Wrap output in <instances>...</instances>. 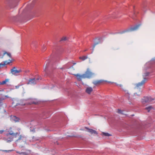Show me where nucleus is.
<instances>
[{
	"mask_svg": "<svg viewBox=\"0 0 155 155\" xmlns=\"http://www.w3.org/2000/svg\"><path fill=\"white\" fill-rule=\"evenodd\" d=\"M31 44L33 46H34L35 48H36L37 43L35 41L32 42Z\"/></svg>",
	"mask_w": 155,
	"mask_h": 155,
	"instance_id": "22",
	"label": "nucleus"
},
{
	"mask_svg": "<svg viewBox=\"0 0 155 155\" xmlns=\"http://www.w3.org/2000/svg\"><path fill=\"white\" fill-rule=\"evenodd\" d=\"M3 132V130H0V134H2Z\"/></svg>",
	"mask_w": 155,
	"mask_h": 155,
	"instance_id": "32",
	"label": "nucleus"
},
{
	"mask_svg": "<svg viewBox=\"0 0 155 155\" xmlns=\"http://www.w3.org/2000/svg\"><path fill=\"white\" fill-rule=\"evenodd\" d=\"M93 90V88L91 87H88L86 88L85 91L88 94H90Z\"/></svg>",
	"mask_w": 155,
	"mask_h": 155,
	"instance_id": "13",
	"label": "nucleus"
},
{
	"mask_svg": "<svg viewBox=\"0 0 155 155\" xmlns=\"http://www.w3.org/2000/svg\"><path fill=\"white\" fill-rule=\"evenodd\" d=\"M33 140H35V137H32V140H30V141L31 142H32L33 141Z\"/></svg>",
	"mask_w": 155,
	"mask_h": 155,
	"instance_id": "30",
	"label": "nucleus"
},
{
	"mask_svg": "<svg viewBox=\"0 0 155 155\" xmlns=\"http://www.w3.org/2000/svg\"><path fill=\"white\" fill-rule=\"evenodd\" d=\"M9 79H6L5 80L3 81L2 82H0V85L5 84L7 82L9 81Z\"/></svg>",
	"mask_w": 155,
	"mask_h": 155,
	"instance_id": "15",
	"label": "nucleus"
},
{
	"mask_svg": "<svg viewBox=\"0 0 155 155\" xmlns=\"http://www.w3.org/2000/svg\"><path fill=\"white\" fill-rule=\"evenodd\" d=\"M39 78H35L33 79H30L28 83V84H36L39 80Z\"/></svg>",
	"mask_w": 155,
	"mask_h": 155,
	"instance_id": "8",
	"label": "nucleus"
},
{
	"mask_svg": "<svg viewBox=\"0 0 155 155\" xmlns=\"http://www.w3.org/2000/svg\"><path fill=\"white\" fill-rule=\"evenodd\" d=\"M19 86H15V87L17 89L19 88Z\"/></svg>",
	"mask_w": 155,
	"mask_h": 155,
	"instance_id": "33",
	"label": "nucleus"
},
{
	"mask_svg": "<svg viewBox=\"0 0 155 155\" xmlns=\"http://www.w3.org/2000/svg\"><path fill=\"white\" fill-rule=\"evenodd\" d=\"M16 153H18L19 154H23V155H25L26 154V153H25V152H20L19 151H16Z\"/></svg>",
	"mask_w": 155,
	"mask_h": 155,
	"instance_id": "25",
	"label": "nucleus"
},
{
	"mask_svg": "<svg viewBox=\"0 0 155 155\" xmlns=\"http://www.w3.org/2000/svg\"><path fill=\"white\" fill-rule=\"evenodd\" d=\"M76 64V63H73V64L74 65V64Z\"/></svg>",
	"mask_w": 155,
	"mask_h": 155,
	"instance_id": "37",
	"label": "nucleus"
},
{
	"mask_svg": "<svg viewBox=\"0 0 155 155\" xmlns=\"http://www.w3.org/2000/svg\"><path fill=\"white\" fill-rule=\"evenodd\" d=\"M103 134L106 136L109 137L111 136V135L107 133L103 132Z\"/></svg>",
	"mask_w": 155,
	"mask_h": 155,
	"instance_id": "20",
	"label": "nucleus"
},
{
	"mask_svg": "<svg viewBox=\"0 0 155 155\" xmlns=\"http://www.w3.org/2000/svg\"><path fill=\"white\" fill-rule=\"evenodd\" d=\"M98 44V43H96L95 44H94V45H93V50H94V48L95 46L97 45V44Z\"/></svg>",
	"mask_w": 155,
	"mask_h": 155,
	"instance_id": "29",
	"label": "nucleus"
},
{
	"mask_svg": "<svg viewBox=\"0 0 155 155\" xmlns=\"http://www.w3.org/2000/svg\"><path fill=\"white\" fill-rule=\"evenodd\" d=\"M85 128L87 130V131L91 134H94L96 135H97V132L94 130L91 129H89L87 127H85Z\"/></svg>",
	"mask_w": 155,
	"mask_h": 155,
	"instance_id": "10",
	"label": "nucleus"
},
{
	"mask_svg": "<svg viewBox=\"0 0 155 155\" xmlns=\"http://www.w3.org/2000/svg\"><path fill=\"white\" fill-rule=\"evenodd\" d=\"M5 99V98H1L0 99V104H2V103L3 101Z\"/></svg>",
	"mask_w": 155,
	"mask_h": 155,
	"instance_id": "23",
	"label": "nucleus"
},
{
	"mask_svg": "<svg viewBox=\"0 0 155 155\" xmlns=\"http://www.w3.org/2000/svg\"><path fill=\"white\" fill-rule=\"evenodd\" d=\"M153 100L150 97H144L142 99L141 102L143 104L147 103L150 102Z\"/></svg>",
	"mask_w": 155,
	"mask_h": 155,
	"instance_id": "7",
	"label": "nucleus"
},
{
	"mask_svg": "<svg viewBox=\"0 0 155 155\" xmlns=\"http://www.w3.org/2000/svg\"><path fill=\"white\" fill-rule=\"evenodd\" d=\"M26 137L22 135H20L16 142L20 144L21 145H25L26 144Z\"/></svg>",
	"mask_w": 155,
	"mask_h": 155,
	"instance_id": "4",
	"label": "nucleus"
},
{
	"mask_svg": "<svg viewBox=\"0 0 155 155\" xmlns=\"http://www.w3.org/2000/svg\"><path fill=\"white\" fill-rule=\"evenodd\" d=\"M146 79L145 78L140 82H139L135 84V86L134 87V89L135 91H138V93L136 92L134 93L133 95V98L134 99H136L140 96L142 92V90H141L140 87L143 86L145 83Z\"/></svg>",
	"mask_w": 155,
	"mask_h": 155,
	"instance_id": "2",
	"label": "nucleus"
},
{
	"mask_svg": "<svg viewBox=\"0 0 155 155\" xmlns=\"http://www.w3.org/2000/svg\"><path fill=\"white\" fill-rule=\"evenodd\" d=\"M85 78H92L94 75V74L92 72L90 69L89 68H87L85 74Z\"/></svg>",
	"mask_w": 155,
	"mask_h": 155,
	"instance_id": "5",
	"label": "nucleus"
},
{
	"mask_svg": "<svg viewBox=\"0 0 155 155\" xmlns=\"http://www.w3.org/2000/svg\"><path fill=\"white\" fill-rule=\"evenodd\" d=\"M40 103V101L36 99H29L27 101H21L16 104V106L20 108L27 104H38Z\"/></svg>",
	"mask_w": 155,
	"mask_h": 155,
	"instance_id": "1",
	"label": "nucleus"
},
{
	"mask_svg": "<svg viewBox=\"0 0 155 155\" xmlns=\"http://www.w3.org/2000/svg\"><path fill=\"white\" fill-rule=\"evenodd\" d=\"M117 112L119 114H123V113H122L123 111H122V110H120V109L118 110Z\"/></svg>",
	"mask_w": 155,
	"mask_h": 155,
	"instance_id": "26",
	"label": "nucleus"
},
{
	"mask_svg": "<svg viewBox=\"0 0 155 155\" xmlns=\"http://www.w3.org/2000/svg\"><path fill=\"white\" fill-rule=\"evenodd\" d=\"M18 134L17 133H14L11 131L6 135V137L5 138V140L7 142H11L13 140L14 137H16Z\"/></svg>",
	"mask_w": 155,
	"mask_h": 155,
	"instance_id": "3",
	"label": "nucleus"
},
{
	"mask_svg": "<svg viewBox=\"0 0 155 155\" xmlns=\"http://www.w3.org/2000/svg\"><path fill=\"white\" fill-rule=\"evenodd\" d=\"M11 73L14 75H17L19 73L21 72L22 71L21 69H20L18 70H17L16 68L15 67H13L11 70Z\"/></svg>",
	"mask_w": 155,
	"mask_h": 155,
	"instance_id": "6",
	"label": "nucleus"
},
{
	"mask_svg": "<svg viewBox=\"0 0 155 155\" xmlns=\"http://www.w3.org/2000/svg\"><path fill=\"white\" fill-rule=\"evenodd\" d=\"M87 51V50H85L84 51Z\"/></svg>",
	"mask_w": 155,
	"mask_h": 155,
	"instance_id": "39",
	"label": "nucleus"
},
{
	"mask_svg": "<svg viewBox=\"0 0 155 155\" xmlns=\"http://www.w3.org/2000/svg\"><path fill=\"white\" fill-rule=\"evenodd\" d=\"M149 74V73H146V75H146V76H147V75Z\"/></svg>",
	"mask_w": 155,
	"mask_h": 155,
	"instance_id": "34",
	"label": "nucleus"
},
{
	"mask_svg": "<svg viewBox=\"0 0 155 155\" xmlns=\"http://www.w3.org/2000/svg\"><path fill=\"white\" fill-rule=\"evenodd\" d=\"M13 150H3V151L5 152H9L12 151Z\"/></svg>",
	"mask_w": 155,
	"mask_h": 155,
	"instance_id": "27",
	"label": "nucleus"
},
{
	"mask_svg": "<svg viewBox=\"0 0 155 155\" xmlns=\"http://www.w3.org/2000/svg\"><path fill=\"white\" fill-rule=\"evenodd\" d=\"M70 68H73L74 69V67H73V66H72Z\"/></svg>",
	"mask_w": 155,
	"mask_h": 155,
	"instance_id": "35",
	"label": "nucleus"
},
{
	"mask_svg": "<svg viewBox=\"0 0 155 155\" xmlns=\"http://www.w3.org/2000/svg\"><path fill=\"white\" fill-rule=\"evenodd\" d=\"M153 108L151 106H149L145 108V109L147 110L148 112H149L150 110L153 109Z\"/></svg>",
	"mask_w": 155,
	"mask_h": 155,
	"instance_id": "19",
	"label": "nucleus"
},
{
	"mask_svg": "<svg viewBox=\"0 0 155 155\" xmlns=\"http://www.w3.org/2000/svg\"><path fill=\"white\" fill-rule=\"evenodd\" d=\"M48 63H49L48 61V62H47L46 65L45 66V67L44 70V71H46V68H47L48 66V65H49Z\"/></svg>",
	"mask_w": 155,
	"mask_h": 155,
	"instance_id": "21",
	"label": "nucleus"
},
{
	"mask_svg": "<svg viewBox=\"0 0 155 155\" xmlns=\"http://www.w3.org/2000/svg\"><path fill=\"white\" fill-rule=\"evenodd\" d=\"M74 76L77 77V79L79 81H81L82 79L85 78V75L84 74L81 75L79 74H74Z\"/></svg>",
	"mask_w": 155,
	"mask_h": 155,
	"instance_id": "9",
	"label": "nucleus"
},
{
	"mask_svg": "<svg viewBox=\"0 0 155 155\" xmlns=\"http://www.w3.org/2000/svg\"><path fill=\"white\" fill-rule=\"evenodd\" d=\"M117 85H119V86L120 87H123V86L121 84H117Z\"/></svg>",
	"mask_w": 155,
	"mask_h": 155,
	"instance_id": "31",
	"label": "nucleus"
},
{
	"mask_svg": "<svg viewBox=\"0 0 155 155\" xmlns=\"http://www.w3.org/2000/svg\"><path fill=\"white\" fill-rule=\"evenodd\" d=\"M140 25H139L136 26H135L132 28H130V30L131 31H135L140 26Z\"/></svg>",
	"mask_w": 155,
	"mask_h": 155,
	"instance_id": "14",
	"label": "nucleus"
},
{
	"mask_svg": "<svg viewBox=\"0 0 155 155\" xmlns=\"http://www.w3.org/2000/svg\"><path fill=\"white\" fill-rule=\"evenodd\" d=\"M46 47L45 45H43L42 47V50L44 51H45L46 49Z\"/></svg>",
	"mask_w": 155,
	"mask_h": 155,
	"instance_id": "28",
	"label": "nucleus"
},
{
	"mask_svg": "<svg viewBox=\"0 0 155 155\" xmlns=\"http://www.w3.org/2000/svg\"><path fill=\"white\" fill-rule=\"evenodd\" d=\"M103 80H99L94 81H93V83L95 85H99L104 82Z\"/></svg>",
	"mask_w": 155,
	"mask_h": 155,
	"instance_id": "12",
	"label": "nucleus"
},
{
	"mask_svg": "<svg viewBox=\"0 0 155 155\" xmlns=\"http://www.w3.org/2000/svg\"><path fill=\"white\" fill-rule=\"evenodd\" d=\"M79 59L82 60V61H84L87 58V56H83L82 57H79Z\"/></svg>",
	"mask_w": 155,
	"mask_h": 155,
	"instance_id": "17",
	"label": "nucleus"
},
{
	"mask_svg": "<svg viewBox=\"0 0 155 155\" xmlns=\"http://www.w3.org/2000/svg\"><path fill=\"white\" fill-rule=\"evenodd\" d=\"M67 38L66 37H63L61 39V41H65L67 40Z\"/></svg>",
	"mask_w": 155,
	"mask_h": 155,
	"instance_id": "24",
	"label": "nucleus"
},
{
	"mask_svg": "<svg viewBox=\"0 0 155 155\" xmlns=\"http://www.w3.org/2000/svg\"><path fill=\"white\" fill-rule=\"evenodd\" d=\"M11 62V61L9 59L8 61H5L0 63V68L2 66H4L6 65L9 64Z\"/></svg>",
	"mask_w": 155,
	"mask_h": 155,
	"instance_id": "11",
	"label": "nucleus"
},
{
	"mask_svg": "<svg viewBox=\"0 0 155 155\" xmlns=\"http://www.w3.org/2000/svg\"><path fill=\"white\" fill-rule=\"evenodd\" d=\"M126 31H124L123 32V33H125V32H126Z\"/></svg>",
	"mask_w": 155,
	"mask_h": 155,
	"instance_id": "38",
	"label": "nucleus"
},
{
	"mask_svg": "<svg viewBox=\"0 0 155 155\" xmlns=\"http://www.w3.org/2000/svg\"><path fill=\"white\" fill-rule=\"evenodd\" d=\"M12 119L15 122L18 121L19 118L16 117V116H14L12 118Z\"/></svg>",
	"mask_w": 155,
	"mask_h": 155,
	"instance_id": "16",
	"label": "nucleus"
},
{
	"mask_svg": "<svg viewBox=\"0 0 155 155\" xmlns=\"http://www.w3.org/2000/svg\"><path fill=\"white\" fill-rule=\"evenodd\" d=\"M5 97H8L7 96H5Z\"/></svg>",
	"mask_w": 155,
	"mask_h": 155,
	"instance_id": "36",
	"label": "nucleus"
},
{
	"mask_svg": "<svg viewBox=\"0 0 155 155\" xmlns=\"http://www.w3.org/2000/svg\"><path fill=\"white\" fill-rule=\"evenodd\" d=\"M112 17L114 18L115 17Z\"/></svg>",
	"mask_w": 155,
	"mask_h": 155,
	"instance_id": "40",
	"label": "nucleus"
},
{
	"mask_svg": "<svg viewBox=\"0 0 155 155\" xmlns=\"http://www.w3.org/2000/svg\"><path fill=\"white\" fill-rule=\"evenodd\" d=\"M6 54H7V56H8L9 58H11V54L10 53H8L6 51L4 52L3 53V56H4Z\"/></svg>",
	"mask_w": 155,
	"mask_h": 155,
	"instance_id": "18",
	"label": "nucleus"
}]
</instances>
